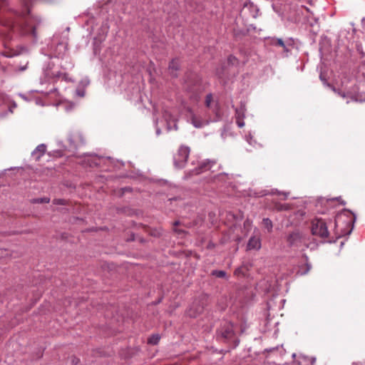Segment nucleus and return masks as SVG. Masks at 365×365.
Wrapping results in <instances>:
<instances>
[{"instance_id":"nucleus-12","label":"nucleus","mask_w":365,"mask_h":365,"mask_svg":"<svg viewBox=\"0 0 365 365\" xmlns=\"http://www.w3.org/2000/svg\"><path fill=\"white\" fill-rule=\"evenodd\" d=\"M191 121H192V125L195 127V128H202L204 125H205V123L199 119H197L195 116H193L191 119Z\"/></svg>"},{"instance_id":"nucleus-28","label":"nucleus","mask_w":365,"mask_h":365,"mask_svg":"<svg viewBox=\"0 0 365 365\" xmlns=\"http://www.w3.org/2000/svg\"><path fill=\"white\" fill-rule=\"evenodd\" d=\"M314 362H315V359H312L310 360V363H311L312 365H313L314 364Z\"/></svg>"},{"instance_id":"nucleus-17","label":"nucleus","mask_w":365,"mask_h":365,"mask_svg":"<svg viewBox=\"0 0 365 365\" xmlns=\"http://www.w3.org/2000/svg\"><path fill=\"white\" fill-rule=\"evenodd\" d=\"M240 117L242 119L245 118V109L244 108H240L239 109H236V118Z\"/></svg>"},{"instance_id":"nucleus-9","label":"nucleus","mask_w":365,"mask_h":365,"mask_svg":"<svg viewBox=\"0 0 365 365\" xmlns=\"http://www.w3.org/2000/svg\"><path fill=\"white\" fill-rule=\"evenodd\" d=\"M67 51V44L63 42L58 43L54 51V56L57 58H63Z\"/></svg>"},{"instance_id":"nucleus-26","label":"nucleus","mask_w":365,"mask_h":365,"mask_svg":"<svg viewBox=\"0 0 365 365\" xmlns=\"http://www.w3.org/2000/svg\"><path fill=\"white\" fill-rule=\"evenodd\" d=\"M338 94L341 96L342 98H345L346 97V95L344 93H341V92H338Z\"/></svg>"},{"instance_id":"nucleus-4","label":"nucleus","mask_w":365,"mask_h":365,"mask_svg":"<svg viewBox=\"0 0 365 365\" xmlns=\"http://www.w3.org/2000/svg\"><path fill=\"white\" fill-rule=\"evenodd\" d=\"M190 154V148L187 146H181L177 154L174 156V164L178 168H182L186 163Z\"/></svg>"},{"instance_id":"nucleus-21","label":"nucleus","mask_w":365,"mask_h":365,"mask_svg":"<svg viewBox=\"0 0 365 365\" xmlns=\"http://www.w3.org/2000/svg\"><path fill=\"white\" fill-rule=\"evenodd\" d=\"M277 44L280 46L281 47H282L285 51H287V46H285V44L282 38L277 39Z\"/></svg>"},{"instance_id":"nucleus-16","label":"nucleus","mask_w":365,"mask_h":365,"mask_svg":"<svg viewBox=\"0 0 365 365\" xmlns=\"http://www.w3.org/2000/svg\"><path fill=\"white\" fill-rule=\"evenodd\" d=\"M160 336L158 334H154L148 339V343L150 344H157L160 341Z\"/></svg>"},{"instance_id":"nucleus-18","label":"nucleus","mask_w":365,"mask_h":365,"mask_svg":"<svg viewBox=\"0 0 365 365\" xmlns=\"http://www.w3.org/2000/svg\"><path fill=\"white\" fill-rule=\"evenodd\" d=\"M61 73L60 71H58V72H56V73H49L48 72L46 73V75L49 78H60L61 76Z\"/></svg>"},{"instance_id":"nucleus-6","label":"nucleus","mask_w":365,"mask_h":365,"mask_svg":"<svg viewBox=\"0 0 365 365\" xmlns=\"http://www.w3.org/2000/svg\"><path fill=\"white\" fill-rule=\"evenodd\" d=\"M302 242V236L297 232H294L289 234V235L287 237V242L290 246L299 247L301 245Z\"/></svg>"},{"instance_id":"nucleus-27","label":"nucleus","mask_w":365,"mask_h":365,"mask_svg":"<svg viewBox=\"0 0 365 365\" xmlns=\"http://www.w3.org/2000/svg\"><path fill=\"white\" fill-rule=\"evenodd\" d=\"M156 134H157L158 135H159L160 134V128H157V129H156Z\"/></svg>"},{"instance_id":"nucleus-11","label":"nucleus","mask_w":365,"mask_h":365,"mask_svg":"<svg viewBox=\"0 0 365 365\" xmlns=\"http://www.w3.org/2000/svg\"><path fill=\"white\" fill-rule=\"evenodd\" d=\"M179 69V63L178 60H173L169 65V70L171 74L173 76H175V73L174 72L177 71Z\"/></svg>"},{"instance_id":"nucleus-10","label":"nucleus","mask_w":365,"mask_h":365,"mask_svg":"<svg viewBox=\"0 0 365 365\" xmlns=\"http://www.w3.org/2000/svg\"><path fill=\"white\" fill-rule=\"evenodd\" d=\"M46 151V145L43 143L38 145L36 149L32 152L31 155L33 157L36 158V160H38L43 155V154Z\"/></svg>"},{"instance_id":"nucleus-3","label":"nucleus","mask_w":365,"mask_h":365,"mask_svg":"<svg viewBox=\"0 0 365 365\" xmlns=\"http://www.w3.org/2000/svg\"><path fill=\"white\" fill-rule=\"evenodd\" d=\"M312 232L314 235L322 238H326L329 236V231L327 223L322 219H315L312 221Z\"/></svg>"},{"instance_id":"nucleus-2","label":"nucleus","mask_w":365,"mask_h":365,"mask_svg":"<svg viewBox=\"0 0 365 365\" xmlns=\"http://www.w3.org/2000/svg\"><path fill=\"white\" fill-rule=\"evenodd\" d=\"M207 88V83L204 82L196 73L188 76L185 81V89L190 93V98L197 101L200 96Z\"/></svg>"},{"instance_id":"nucleus-32","label":"nucleus","mask_w":365,"mask_h":365,"mask_svg":"<svg viewBox=\"0 0 365 365\" xmlns=\"http://www.w3.org/2000/svg\"><path fill=\"white\" fill-rule=\"evenodd\" d=\"M292 356L294 358L296 356V354H292Z\"/></svg>"},{"instance_id":"nucleus-19","label":"nucleus","mask_w":365,"mask_h":365,"mask_svg":"<svg viewBox=\"0 0 365 365\" xmlns=\"http://www.w3.org/2000/svg\"><path fill=\"white\" fill-rule=\"evenodd\" d=\"M163 118L166 121L174 120L170 113L168 110H165L163 113Z\"/></svg>"},{"instance_id":"nucleus-25","label":"nucleus","mask_w":365,"mask_h":365,"mask_svg":"<svg viewBox=\"0 0 365 365\" xmlns=\"http://www.w3.org/2000/svg\"><path fill=\"white\" fill-rule=\"evenodd\" d=\"M278 194L279 195H281V194L284 195V199H287L288 195H289V192H278Z\"/></svg>"},{"instance_id":"nucleus-13","label":"nucleus","mask_w":365,"mask_h":365,"mask_svg":"<svg viewBox=\"0 0 365 365\" xmlns=\"http://www.w3.org/2000/svg\"><path fill=\"white\" fill-rule=\"evenodd\" d=\"M263 225L267 229L268 232H271L272 229V222L269 218H264L262 220Z\"/></svg>"},{"instance_id":"nucleus-5","label":"nucleus","mask_w":365,"mask_h":365,"mask_svg":"<svg viewBox=\"0 0 365 365\" xmlns=\"http://www.w3.org/2000/svg\"><path fill=\"white\" fill-rule=\"evenodd\" d=\"M234 336L233 325L228 322H225L217 333V338L220 340L230 339Z\"/></svg>"},{"instance_id":"nucleus-1","label":"nucleus","mask_w":365,"mask_h":365,"mask_svg":"<svg viewBox=\"0 0 365 365\" xmlns=\"http://www.w3.org/2000/svg\"><path fill=\"white\" fill-rule=\"evenodd\" d=\"M30 0H21L23 10L19 14L24 18V23L7 22L6 26L14 32H19L21 35L32 34L34 39L37 38L36 27L32 24V19H27L26 16L30 13Z\"/></svg>"},{"instance_id":"nucleus-22","label":"nucleus","mask_w":365,"mask_h":365,"mask_svg":"<svg viewBox=\"0 0 365 365\" xmlns=\"http://www.w3.org/2000/svg\"><path fill=\"white\" fill-rule=\"evenodd\" d=\"M236 123L239 128H242L245 125L244 120L240 118V117H237L236 119Z\"/></svg>"},{"instance_id":"nucleus-29","label":"nucleus","mask_w":365,"mask_h":365,"mask_svg":"<svg viewBox=\"0 0 365 365\" xmlns=\"http://www.w3.org/2000/svg\"><path fill=\"white\" fill-rule=\"evenodd\" d=\"M79 138H80L81 141L83 143L84 142H83L82 136L81 135H79Z\"/></svg>"},{"instance_id":"nucleus-7","label":"nucleus","mask_w":365,"mask_h":365,"mask_svg":"<svg viewBox=\"0 0 365 365\" xmlns=\"http://www.w3.org/2000/svg\"><path fill=\"white\" fill-rule=\"evenodd\" d=\"M215 163L216 162L215 160L207 159L202 161L200 165L197 168H195V170H193L194 174L197 175L203 171L210 170Z\"/></svg>"},{"instance_id":"nucleus-31","label":"nucleus","mask_w":365,"mask_h":365,"mask_svg":"<svg viewBox=\"0 0 365 365\" xmlns=\"http://www.w3.org/2000/svg\"><path fill=\"white\" fill-rule=\"evenodd\" d=\"M282 208H283V209H287V206H284V207L283 206V207H282Z\"/></svg>"},{"instance_id":"nucleus-20","label":"nucleus","mask_w":365,"mask_h":365,"mask_svg":"<svg viewBox=\"0 0 365 365\" xmlns=\"http://www.w3.org/2000/svg\"><path fill=\"white\" fill-rule=\"evenodd\" d=\"M212 101V95L211 93L207 94L206 96V99H205V105L207 107L210 106Z\"/></svg>"},{"instance_id":"nucleus-8","label":"nucleus","mask_w":365,"mask_h":365,"mask_svg":"<svg viewBox=\"0 0 365 365\" xmlns=\"http://www.w3.org/2000/svg\"><path fill=\"white\" fill-rule=\"evenodd\" d=\"M261 248V240L259 237H251L247 243L248 250H259Z\"/></svg>"},{"instance_id":"nucleus-30","label":"nucleus","mask_w":365,"mask_h":365,"mask_svg":"<svg viewBox=\"0 0 365 365\" xmlns=\"http://www.w3.org/2000/svg\"><path fill=\"white\" fill-rule=\"evenodd\" d=\"M178 224H179V222H178V221H176V222H175L174 225H178Z\"/></svg>"},{"instance_id":"nucleus-23","label":"nucleus","mask_w":365,"mask_h":365,"mask_svg":"<svg viewBox=\"0 0 365 365\" xmlns=\"http://www.w3.org/2000/svg\"><path fill=\"white\" fill-rule=\"evenodd\" d=\"M53 202L55 205H65L66 200L63 199H55V200H53Z\"/></svg>"},{"instance_id":"nucleus-14","label":"nucleus","mask_w":365,"mask_h":365,"mask_svg":"<svg viewBox=\"0 0 365 365\" xmlns=\"http://www.w3.org/2000/svg\"><path fill=\"white\" fill-rule=\"evenodd\" d=\"M212 274L219 278H225L227 277V273L223 270H213L212 272Z\"/></svg>"},{"instance_id":"nucleus-15","label":"nucleus","mask_w":365,"mask_h":365,"mask_svg":"<svg viewBox=\"0 0 365 365\" xmlns=\"http://www.w3.org/2000/svg\"><path fill=\"white\" fill-rule=\"evenodd\" d=\"M50 202V198L48 197H39V198H34L31 200V202L35 203H48Z\"/></svg>"},{"instance_id":"nucleus-24","label":"nucleus","mask_w":365,"mask_h":365,"mask_svg":"<svg viewBox=\"0 0 365 365\" xmlns=\"http://www.w3.org/2000/svg\"><path fill=\"white\" fill-rule=\"evenodd\" d=\"M307 265V269L305 271H299V273L301 274V275H303V274H306L311 269V265L309 264V263H307L306 264Z\"/></svg>"}]
</instances>
